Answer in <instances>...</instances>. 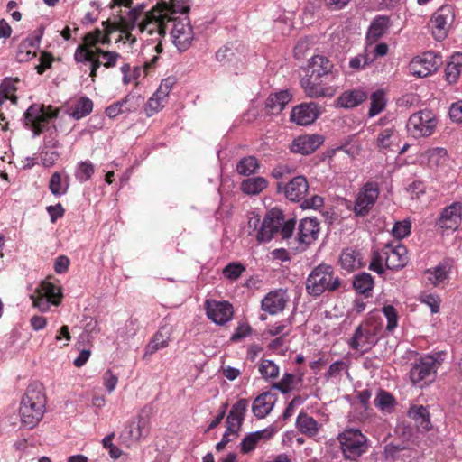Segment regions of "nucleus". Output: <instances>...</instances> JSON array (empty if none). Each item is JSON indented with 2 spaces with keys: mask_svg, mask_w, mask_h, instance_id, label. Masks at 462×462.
Masks as SVG:
<instances>
[{
  "mask_svg": "<svg viewBox=\"0 0 462 462\" xmlns=\"http://www.w3.org/2000/svg\"><path fill=\"white\" fill-rule=\"evenodd\" d=\"M144 9L143 3L136 4L129 12L128 17L124 18V27L120 30V35L116 42H122L132 46L136 38L131 31L137 28L138 32L146 39L155 43L154 50L157 54L162 51V39L165 37L166 29L171 22V15L178 12L186 11L185 3L179 0L158 2L140 20V15Z\"/></svg>",
  "mask_w": 462,
  "mask_h": 462,
  "instance_id": "nucleus-1",
  "label": "nucleus"
},
{
  "mask_svg": "<svg viewBox=\"0 0 462 462\" xmlns=\"http://www.w3.org/2000/svg\"><path fill=\"white\" fill-rule=\"evenodd\" d=\"M46 408V396L40 384L30 385L21 402L19 412L21 423L34 428L42 419Z\"/></svg>",
  "mask_w": 462,
  "mask_h": 462,
  "instance_id": "nucleus-2",
  "label": "nucleus"
},
{
  "mask_svg": "<svg viewBox=\"0 0 462 462\" xmlns=\"http://www.w3.org/2000/svg\"><path fill=\"white\" fill-rule=\"evenodd\" d=\"M408 263L407 249L399 241L387 243L379 252H374L369 268L377 273H383V265L389 269H401Z\"/></svg>",
  "mask_w": 462,
  "mask_h": 462,
  "instance_id": "nucleus-3",
  "label": "nucleus"
},
{
  "mask_svg": "<svg viewBox=\"0 0 462 462\" xmlns=\"http://www.w3.org/2000/svg\"><path fill=\"white\" fill-rule=\"evenodd\" d=\"M340 286L337 276H335L330 265L319 264L309 274L306 289L309 294L319 296L325 291H336Z\"/></svg>",
  "mask_w": 462,
  "mask_h": 462,
  "instance_id": "nucleus-4",
  "label": "nucleus"
},
{
  "mask_svg": "<svg viewBox=\"0 0 462 462\" xmlns=\"http://www.w3.org/2000/svg\"><path fill=\"white\" fill-rule=\"evenodd\" d=\"M186 11H180L178 14L171 15V22L172 23V29L171 31V36L172 43L180 51H187L190 46L194 39L193 29L190 25L188 13L189 7L185 4Z\"/></svg>",
  "mask_w": 462,
  "mask_h": 462,
  "instance_id": "nucleus-5",
  "label": "nucleus"
},
{
  "mask_svg": "<svg viewBox=\"0 0 462 462\" xmlns=\"http://www.w3.org/2000/svg\"><path fill=\"white\" fill-rule=\"evenodd\" d=\"M337 439L345 457L348 459L359 457L367 449V439L358 429H346Z\"/></svg>",
  "mask_w": 462,
  "mask_h": 462,
  "instance_id": "nucleus-6",
  "label": "nucleus"
},
{
  "mask_svg": "<svg viewBox=\"0 0 462 462\" xmlns=\"http://www.w3.org/2000/svg\"><path fill=\"white\" fill-rule=\"evenodd\" d=\"M439 365L440 362L432 356L420 358L410 371L411 383L420 388L431 383L435 380Z\"/></svg>",
  "mask_w": 462,
  "mask_h": 462,
  "instance_id": "nucleus-7",
  "label": "nucleus"
},
{
  "mask_svg": "<svg viewBox=\"0 0 462 462\" xmlns=\"http://www.w3.org/2000/svg\"><path fill=\"white\" fill-rule=\"evenodd\" d=\"M59 109L44 105L33 104L24 114V123L30 126L35 134H40L45 125L51 119L58 116Z\"/></svg>",
  "mask_w": 462,
  "mask_h": 462,
  "instance_id": "nucleus-8",
  "label": "nucleus"
},
{
  "mask_svg": "<svg viewBox=\"0 0 462 462\" xmlns=\"http://www.w3.org/2000/svg\"><path fill=\"white\" fill-rule=\"evenodd\" d=\"M437 125L435 115L430 110H421L412 114L407 123V129L414 137H425L432 134Z\"/></svg>",
  "mask_w": 462,
  "mask_h": 462,
  "instance_id": "nucleus-9",
  "label": "nucleus"
},
{
  "mask_svg": "<svg viewBox=\"0 0 462 462\" xmlns=\"http://www.w3.org/2000/svg\"><path fill=\"white\" fill-rule=\"evenodd\" d=\"M376 326L367 321L360 324L348 340L349 346L360 353L369 351L376 343Z\"/></svg>",
  "mask_w": 462,
  "mask_h": 462,
  "instance_id": "nucleus-10",
  "label": "nucleus"
},
{
  "mask_svg": "<svg viewBox=\"0 0 462 462\" xmlns=\"http://www.w3.org/2000/svg\"><path fill=\"white\" fill-rule=\"evenodd\" d=\"M455 14L451 5H442L437 9L430 18V27L434 38L442 41L448 36V32L454 22Z\"/></svg>",
  "mask_w": 462,
  "mask_h": 462,
  "instance_id": "nucleus-11",
  "label": "nucleus"
},
{
  "mask_svg": "<svg viewBox=\"0 0 462 462\" xmlns=\"http://www.w3.org/2000/svg\"><path fill=\"white\" fill-rule=\"evenodd\" d=\"M61 297L60 288L50 282H42L35 294L31 296V299L34 307H37L41 311H47L51 303L55 306L60 305Z\"/></svg>",
  "mask_w": 462,
  "mask_h": 462,
  "instance_id": "nucleus-12",
  "label": "nucleus"
},
{
  "mask_svg": "<svg viewBox=\"0 0 462 462\" xmlns=\"http://www.w3.org/2000/svg\"><path fill=\"white\" fill-rule=\"evenodd\" d=\"M380 189L377 182L368 181L362 186L356 195L354 212L357 216H365L375 204Z\"/></svg>",
  "mask_w": 462,
  "mask_h": 462,
  "instance_id": "nucleus-13",
  "label": "nucleus"
},
{
  "mask_svg": "<svg viewBox=\"0 0 462 462\" xmlns=\"http://www.w3.org/2000/svg\"><path fill=\"white\" fill-rule=\"evenodd\" d=\"M439 64V58L433 52L428 51L411 60L409 71L417 78H425L437 71Z\"/></svg>",
  "mask_w": 462,
  "mask_h": 462,
  "instance_id": "nucleus-14",
  "label": "nucleus"
},
{
  "mask_svg": "<svg viewBox=\"0 0 462 462\" xmlns=\"http://www.w3.org/2000/svg\"><path fill=\"white\" fill-rule=\"evenodd\" d=\"M103 29H96L87 33L83 38V43L79 46H86V48L92 49L97 44H109L111 42V35L114 32L120 33V30L124 27V20L118 24H111L107 22L102 23ZM120 34H118L119 36Z\"/></svg>",
  "mask_w": 462,
  "mask_h": 462,
  "instance_id": "nucleus-15",
  "label": "nucleus"
},
{
  "mask_svg": "<svg viewBox=\"0 0 462 462\" xmlns=\"http://www.w3.org/2000/svg\"><path fill=\"white\" fill-rule=\"evenodd\" d=\"M283 223V214L278 208L271 209L263 218L261 228L259 229L256 239L263 242H269L278 233Z\"/></svg>",
  "mask_w": 462,
  "mask_h": 462,
  "instance_id": "nucleus-16",
  "label": "nucleus"
},
{
  "mask_svg": "<svg viewBox=\"0 0 462 462\" xmlns=\"http://www.w3.org/2000/svg\"><path fill=\"white\" fill-rule=\"evenodd\" d=\"M462 223V204L454 202L443 208L437 220L439 228L444 231H455Z\"/></svg>",
  "mask_w": 462,
  "mask_h": 462,
  "instance_id": "nucleus-17",
  "label": "nucleus"
},
{
  "mask_svg": "<svg viewBox=\"0 0 462 462\" xmlns=\"http://www.w3.org/2000/svg\"><path fill=\"white\" fill-rule=\"evenodd\" d=\"M205 309L208 318L218 325L226 323L233 316V307L227 301L207 300Z\"/></svg>",
  "mask_w": 462,
  "mask_h": 462,
  "instance_id": "nucleus-18",
  "label": "nucleus"
},
{
  "mask_svg": "<svg viewBox=\"0 0 462 462\" xmlns=\"http://www.w3.org/2000/svg\"><path fill=\"white\" fill-rule=\"evenodd\" d=\"M319 114L320 110L316 103H302L292 108L290 118L299 125H309L317 120Z\"/></svg>",
  "mask_w": 462,
  "mask_h": 462,
  "instance_id": "nucleus-19",
  "label": "nucleus"
},
{
  "mask_svg": "<svg viewBox=\"0 0 462 462\" xmlns=\"http://www.w3.org/2000/svg\"><path fill=\"white\" fill-rule=\"evenodd\" d=\"M400 134L394 127L381 130L374 140L375 148L384 154L394 152L400 146Z\"/></svg>",
  "mask_w": 462,
  "mask_h": 462,
  "instance_id": "nucleus-20",
  "label": "nucleus"
},
{
  "mask_svg": "<svg viewBox=\"0 0 462 462\" xmlns=\"http://www.w3.org/2000/svg\"><path fill=\"white\" fill-rule=\"evenodd\" d=\"M149 418L143 414H138L133 418L127 429L124 432V438L131 442H139L149 434Z\"/></svg>",
  "mask_w": 462,
  "mask_h": 462,
  "instance_id": "nucleus-21",
  "label": "nucleus"
},
{
  "mask_svg": "<svg viewBox=\"0 0 462 462\" xmlns=\"http://www.w3.org/2000/svg\"><path fill=\"white\" fill-rule=\"evenodd\" d=\"M319 223L316 218L306 217L299 225L298 241L307 246L314 243L319 233Z\"/></svg>",
  "mask_w": 462,
  "mask_h": 462,
  "instance_id": "nucleus-22",
  "label": "nucleus"
},
{
  "mask_svg": "<svg viewBox=\"0 0 462 462\" xmlns=\"http://www.w3.org/2000/svg\"><path fill=\"white\" fill-rule=\"evenodd\" d=\"M288 298L283 290L270 291L262 300V310L271 315L282 311L287 304Z\"/></svg>",
  "mask_w": 462,
  "mask_h": 462,
  "instance_id": "nucleus-23",
  "label": "nucleus"
},
{
  "mask_svg": "<svg viewBox=\"0 0 462 462\" xmlns=\"http://www.w3.org/2000/svg\"><path fill=\"white\" fill-rule=\"evenodd\" d=\"M301 87L305 95L310 98L332 97L337 93V88L333 86H323L317 83L311 78L301 79Z\"/></svg>",
  "mask_w": 462,
  "mask_h": 462,
  "instance_id": "nucleus-24",
  "label": "nucleus"
},
{
  "mask_svg": "<svg viewBox=\"0 0 462 462\" xmlns=\"http://www.w3.org/2000/svg\"><path fill=\"white\" fill-rule=\"evenodd\" d=\"M322 142V137L318 134L300 135L293 140L291 150L292 152L310 154L317 150Z\"/></svg>",
  "mask_w": 462,
  "mask_h": 462,
  "instance_id": "nucleus-25",
  "label": "nucleus"
},
{
  "mask_svg": "<svg viewBox=\"0 0 462 462\" xmlns=\"http://www.w3.org/2000/svg\"><path fill=\"white\" fill-rule=\"evenodd\" d=\"M308 189L309 183L307 179L304 176L300 175L293 178L286 184L284 187V193L288 199L291 201H300L305 197Z\"/></svg>",
  "mask_w": 462,
  "mask_h": 462,
  "instance_id": "nucleus-26",
  "label": "nucleus"
},
{
  "mask_svg": "<svg viewBox=\"0 0 462 462\" xmlns=\"http://www.w3.org/2000/svg\"><path fill=\"white\" fill-rule=\"evenodd\" d=\"M172 329L171 327L162 326L153 335L145 347L146 355H152L158 350L163 349L169 346Z\"/></svg>",
  "mask_w": 462,
  "mask_h": 462,
  "instance_id": "nucleus-27",
  "label": "nucleus"
},
{
  "mask_svg": "<svg viewBox=\"0 0 462 462\" xmlns=\"http://www.w3.org/2000/svg\"><path fill=\"white\" fill-rule=\"evenodd\" d=\"M274 433V430L273 428H267L262 430H258L255 432H252L244 438L241 443V451L243 453H249L253 451L257 443L261 440H268L270 439Z\"/></svg>",
  "mask_w": 462,
  "mask_h": 462,
  "instance_id": "nucleus-28",
  "label": "nucleus"
},
{
  "mask_svg": "<svg viewBox=\"0 0 462 462\" xmlns=\"http://www.w3.org/2000/svg\"><path fill=\"white\" fill-rule=\"evenodd\" d=\"M367 98V93L363 89H352L343 92L337 99V106L344 108H353Z\"/></svg>",
  "mask_w": 462,
  "mask_h": 462,
  "instance_id": "nucleus-29",
  "label": "nucleus"
},
{
  "mask_svg": "<svg viewBox=\"0 0 462 462\" xmlns=\"http://www.w3.org/2000/svg\"><path fill=\"white\" fill-rule=\"evenodd\" d=\"M331 69L332 63L328 59L322 55L313 56L308 63V72H310V75L307 78L313 79V77H323L328 74Z\"/></svg>",
  "mask_w": 462,
  "mask_h": 462,
  "instance_id": "nucleus-30",
  "label": "nucleus"
},
{
  "mask_svg": "<svg viewBox=\"0 0 462 462\" xmlns=\"http://www.w3.org/2000/svg\"><path fill=\"white\" fill-rule=\"evenodd\" d=\"M341 267L347 272H353L364 265L361 254L353 248H346L340 254Z\"/></svg>",
  "mask_w": 462,
  "mask_h": 462,
  "instance_id": "nucleus-31",
  "label": "nucleus"
},
{
  "mask_svg": "<svg viewBox=\"0 0 462 462\" xmlns=\"http://www.w3.org/2000/svg\"><path fill=\"white\" fill-rule=\"evenodd\" d=\"M291 100V94L288 90H282L271 94L266 100V108L271 114H280Z\"/></svg>",
  "mask_w": 462,
  "mask_h": 462,
  "instance_id": "nucleus-32",
  "label": "nucleus"
},
{
  "mask_svg": "<svg viewBox=\"0 0 462 462\" xmlns=\"http://www.w3.org/2000/svg\"><path fill=\"white\" fill-rule=\"evenodd\" d=\"M274 404L273 395L270 393H263L257 396L253 403V412L257 418H264L273 410Z\"/></svg>",
  "mask_w": 462,
  "mask_h": 462,
  "instance_id": "nucleus-33",
  "label": "nucleus"
},
{
  "mask_svg": "<svg viewBox=\"0 0 462 462\" xmlns=\"http://www.w3.org/2000/svg\"><path fill=\"white\" fill-rule=\"evenodd\" d=\"M451 264L445 261L432 269L426 271L427 280L434 286H439L448 281Z\"/></svg>",
  "mask_w": 462,
  "mask_h": 462,
  "instance_id": "nucleus-34",
  "label": "nucleus"
},
{
  "mask_svg": "<svg viewBox=\"0 0 462 462\" xmlns=\"http://www.w3.org/2000/svg\"><path fill=\"white\" fill-rule=\"evenodd\" d=\"M97 55V48L95 50L86 48V46H78L74 53V59L77 62H90V68L97 69L103 66L102 60Z\"/></svg>",
  "mask_w": 462,
  "mask_h": 462,
  "instance_id": "nucleus-35",
  "label": "nucleus"
},
{
  "mask_svg": "<svg viewBox=\"0 0 462 462\" xmlns=\"http://www.w3.org/2000/svg\"><path fill=\"white\" fill-rule=\"evenodd\" d=\"M462 74V53L457 52L450 57L445 69L446 79L454 84Z\"/></svg>",
  "mask_w": 462,
  "mask_h": 462,
  "instance_id": "nucleus-36",
  "label": "nucleus"
},
{
  "mask_svg": "<svg viewBox=\"0 0 462 462\" xmlns=\"http://www.w3.org/2000/svg\"><path fill=\"white\" fill-rule=\"evenodd\" d=\"M409 417L415 420L417 426L423 430H430L431 423L428 409L422 405H413L408 411Z\"/></svg>",
  "mask_w": 462,
  "mask_h": 462,
  "instance_id": "nucleus-37",
  "label": "nucleus"
},
{
  "mask_svg": "<svg viewBox=\"0 0 462 462\" xmlns=\"http://www.w3.org/2000/svg\"><path fill=\"white\" fill-rule=\"evenodd\" d=\"M268 187V180L261 176L248 178L241 182V190L247 195L254 196Z\"/></svg>",
  "mask_w": 462,
  "mask_h": 462,
  "instance_id": "nucleus-38",
  "label": "nucleus"
},
{
  "mask_svg": "<svg viewBox=\"0 0 462 462\" xmlns=\"http://www.w3.org/2000/svg\"><path fill=\"white\" fill-rule=\"evenodd\" d=\"M389 27V18L386 16H378L371 23L366 39L368 42H376L382 37Z\"/></svg>",
  "mask_w": 462,
  "mask_h": 462,
  "instance_id": "nucleus-39",
  "label": "nucleus"
},
{
  "mask_svg": "<svg viewBox=\"0 0 462 462\" xmlns=\"http://www.w3.org/2000/svg\"><path fill=\"white\" fill-rule=\"evenodd\" d=\"M297 427L301 433L309 437L316 436L319 430L318 422L312 417L302 412L297 418Z\"/></svg>",
  "mask_w": 462,
  "mask_h": 462,
  "instance_id": "nucleus-40",
  "label": "nucleus"
},
{
  "mask_svg": "<svg viewBox=\"0 0 462 462\" xmlns=\"http://www.w3.org/2000/svg\"><path fill=\"white\" fill-rule=\"evenodd\" d=\"M374 42H368L365 50V63H372L377 57H383L388 53V45L384 42L374 45Z\"/></svg>",
  "mask_w": 462,
  "mask_h": 462,
  "instance_id": "nucleus-41",
  "label": "nucleus"
},
{
  "mask_svg": "<svg viewBox=\"0 0 462 462\" xmlns=\"http://www.w3.org/2000/svg\"><path fill=\"white\" fill-rule=\"evenodd\" d=\"M260 167L259 161L254 156L242 158L236 164V171L243 176H250L257 171Z\"/></svg>",
  "mask_w": 462,
  "mask_h": 462,
  "instance_id": "nucleus-42",
  "label": "nucleus"
},
{
  "mask_svg": "<svg viewBox=\"0 0 462 462\" xmlns=\"http://www.w3.org/2000/svg\"><path fill=\"white\" fill-rule=\"evenodd\" d=\"M448 162L447 151L443 148H434L428 151V165L432 170L444 166Z\"/></svg>",
  "mask_w": 462,
  "mask_h": 462,
  "instance_id": "nucleus-43",
  "label": "nucleus"
},
{
  "mask_svg": "<svg viewBox=\"0 0 462 462\" xmlns=\"http://www.w3.org/2000/svg\"><path fill=\"white\" fill-rule=\"evenodd\" d=\"M36 55V47L32 40H25L19 45L16 58L20 62L32 60Z\"/></svg>",
  "mask_w": 462,
  "mask_h": 462,
  "instance_id": "nucleus-44",
  "label": "nucleus"
},
{
  "mask_svg": "<svg viewBox=\"0 0 462 462\" xmlns=\"http://www.w3.org/2000/svg\"><path fill=\"white\" fill-rule=\"evenodd\" d=\"M291 331V324L288 319L282 320L269 325L264 331L265 335L270 337H287Z\"/></svg>",
  "mask_w": 462,
  "mask_h": 462,
  "instance_id": "nucleus-45",
  "label": "nucleus"
},
{
  "mask_svg": "<svg viewBox=\"0 0 462 462\" xmlns=\"http://www.w3.org/2000/svg\"><path fill=\"white\" fill-rule=\"evenodd\" d=\"M385 94L382 90H378L371 95V106L369 109V116L373 117L380 114L385 107Z\"/></svg>",
  "mask_w": 462,
  "mask_h": 462,
  "instance_id": "nucleus-46",
  "label": "nucleus"
},
{
  "mask_svg": "<svg viewBox=\"0 0 462 462\" xmlns=\"http://www.w3.org/2000/svg\"><path fill=\"white\" fill-rule=\"evenodd\" d=\"M92 109L93 102L89 98L83 97L78 100L71 116L73 118L79 120L89 115L92 112Z\"/></svg>",
  "mask_w": 462,
  "mask_h": 462,
  "instance_id": "nucleus-47",
  "label": "nucleus"
},
{
  "mask_svg": "<svg viewBox=\"0 0 462 462\" xmlns=\"http://www.w3.org/2000/svg\"><path fill=\"white\" fill-rule=\"evenodd\" d=\"M259 372L265 380H269L277 378L280 371L273 361L263 359L259 365Z\"/></svg>",
  "mask_w": 462,
  "mask_h": 462,
  "instance_id": "nucleus-48",
  "label": "nucleus"
},
{
  "mask_svg": "<svg viewBox=\"0 0 462 462\" xmlns=\"http://www.w3.org/2000/svg\"><path fill=\"white\" fill-rule=\"evenodd\" d=\"M374 403L381 411L391 412L394 407V399L387 392L380 391L375 397Z\"/></svg>",
  "mask_w": 462,
  "mask_h": 462,
  "instance_id": "nucleus-49",
  "label": "nucleus"
},
{
  "mask_svg": "<svg viewBox=\"0 0 462 462\" xmlns=\"http://www.w3.org/2000/svg\"><path fill=\"white\" fill-rule=\"evenodd\" d=\"M354 287L360 293H366L373 289L374 281L369 273H363L354 280Z\"/></svg>",
  "mask_w": 462,
  "mask_h": 462,
  "instance_id": "nucleus-50",
  "label": "nucleus"
},
{
  "mask_svg": "<svg viewBox=\"0 0 462 462\" xmlns=\"http://www.w3.org/2000/svg\"><path fill=\"white\" fill-rule=\"evenodd\" d=\"M97 52L101 57L102 64L106 69H111L116 66L121 55L116 51H104L97 48Z\"/></svg>",
  "mask_w": 462,
  "mask_h": 462,
  "instance_id": "nucleus-51",
  "label": "nucleus"
},
{
  "mask_svg": "<svg viewBox=\"0 0 462 462\" xmlns=\"http://www.w3.org/2000/svg\"><path fill=\"white\" fill-rule=\"evenodd\" d=\"M49 188L53 195L61 196L67 192L68 184H63L60 174L54 172L51 177Z\"/></svg>",
  "mask_w": 462,
  "mask_h": 462,
  "instance_id": "nucleus-52",
  "label": "nucleus"
},
{
  "mask_svg": "<svg viewBox=\"0 0 462 462\" xmlns=\"http://www.w3.org/2000/svg\"><path fill=\"white\" fill-rule=\"evenodd\" d=\"M172 85L173 80L171 79L168 78L163 79L152 96L155 97L157 100H160L161 103H164L166 105L168 102L169 94L172 88Z\"/></svg>",
  "mask_w": 462,
  "mask_h": 462,
  "instance_id": "nucleus-53",
  "label": "nucleus"
},
{
  "mask_svg": "<svg viewBox=\"0 0 462 462\" xmlns=\"http://www.w3.org/2000/svg\"><path fill=\"white\" fill-rule=\"evenodd\" d=\"M172 85L173 80L171 79L168 78L163 79L152 96L155 97L157 100H160L161 103H164L166 105L168 102L169 94L172 88Z\"/></svg>",
  "mask_w": 462,
  "mask_h": 462,
  "instance_id": "nucleus-54",
  "label": "nucleus"
},
{
  "mask_svg": "<svg viewBox=\"0 0 462 462\" xmlns=\"http://www.w3.org/2000/svg\"><path fill=\"white\" fill-rule=\"evenodd\" d=\"M19 82L17 78L15 79H5L0 86V91L11 101L15 104L17 102V97L14 95V92L16 90V83Z\"/></svg>",
  "mask_w": 462,
  "mask_h": 462,
  "instance_id": "nucleus-55",
  "label": "nucleus"
},
{
  "mask_svg": "<svg viewBox=\"0 0 462 462\" xmlns=\"http://www.w3.org/2000/svg\"><path fill=\"white\" fill-rule=\"evenodd\" d=\"M94 165L90 162H81L78 165L76 178L80 182L88 180L94 173Z\"/></svg>",
  "mask_w": 462,
  "mask_h": 462,
  "instance_id": "nucleus-56",
  "label": "nucleus"
},
{
  "mask_svg": "<svg viewBox=\"0 0 462 462\" xmlns=\"http://www.w3.org/2000/svg\"><path fill=\"white\" fill-rule=\"evenodd\" d=\"M245 270V268L243 264L231 263L223 269V274L226 279L236 281L242 275Z\"/></svg>",
  "mask_w": 462,
  "mask_h": 462,
  "instance_id": "nucleus-57",
  "label": "nucleus"
},
{
  "mask_svg": "<svg viewBox=\"0 0 462 462\" xmlns=\"http://www.w3.org/2000/svg\"><path fill=\"white\" fill-rule=\"evenodd\" d=\"M295 384V375L292 374H285L280 382L274 383L273 388L287 393L291 391Z\"/></svg>",
  "mask_w": 462,
  "mask_h": 462,
  "instance_id": "nucleus-58",
  "label": "nucleus"
},
{
  "mask_svg": "<svg viewBox=\"0 0 462 462\" xmlns=\"http://www.w3.org/2000/svg\"><path fill=\"white\" fill-rule=\"evenodd\" d=\"M347 370V365L343 361H336L329 365L328 372L326 373V378L329 379H340L342 373Z\"/></svg>",
  "mask_w": 462,
  "mask_h": 462,
  "instance_id": "nucleus-59",
  "label": "nucleus"
},
{
  "mask_svg": "<svg viewBox=\"0 0 462 462\" xmlns=\"http://www.w3.org/2000/svg\"><path fill=\"white\" fill-rule=\"evenodd\" d=\"M411 222L403 220L396 222L392 229V233L397 239H402L411 233Z\"/></svg>",
  "mask_w": 462,
  "mask_h": 462,
  "instance_id": "nucleus-60",
  "label": "nucleus"
},
{
  "mask_svg": "<svg viewBox=\"0 0 462 462\" xmlns=\"http://www.w3.org/2000/svg\"><path fill=\"white\" fill-rule=\"evenodd\" d=\"M164 106V103H161L160 100H157L155 97L152 96L144 106V112L148 117H151L161 111Z\"/></svg>",
  "mask_w": 462,
  "mask_h": 462,
  "instance_id": "nucleus-61",
  "label": "nucleus"
},
{
  "mask_svg": "<svg viewBox=\"0 0 462 462\" xmlns=\"http://www.w3.org/2000/svg\"><path fill=\"white\" fill-rule=\"evenodd\" d=\"M244 418L240 417V415L235 414L232 411H229L226 418V430L231 432L232 434H236L239 430Z\"/></svg>",
  "mask_w": 462,
  "mask_h": 462,
  "instance_id": "nucleus-62",
  "label": "nucleus"
},
{
  "mask_svg": "<svg viewBox=\"0 0 462 462\" xmlns=\"http://www.w3.org/2000/svg\"><path fill=\"white\" fill-rule=\"evenodd\" d=\"M421 302L426 304L430 309L431 313H438L439 311L441 300L438 295H435V294L423 295L421 297Z\"/></svg>",
  "mask_w": 462,
  "mask_h": 462,
  "instance_id": "nucleus-63",
  "label": "nucleus"
},
{
  "mask_svg": "<svg viewBox=\"0 0 462 462\" xmlns=\"http://www.w3.org/2000/svg\"><path fill=\"white\" fill-rule=\"evenodd\" d=\"M383 312L387 319V329L393 330L397 326V313L393 306H385L383 309Z\"/></svg>",
  "mask_w": 462,
  "mask_h": 462,
  "instance_id": "nucleus-64",
  "label": "nucleus"
}]
</instances>
